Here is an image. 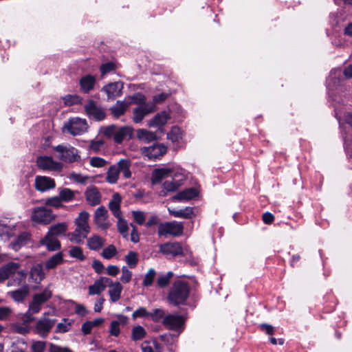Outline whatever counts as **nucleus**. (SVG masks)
I'll return each mask as SVG.
<instances>
[{"label":"nucleus","mask_w":352,"mask_h":352,"mask_svg":"<svg viewBox=\"0 0 352 352\" xmlns=\"http://www.w3.org/2000/svg\"><path fill=\"white\" fill-rule=\"evenodd\" d=\"M185 179L186 177L182 170L173 167L155 169L151 177L153 184H159L163 179H166L163 184V188L166 192L175 191L183 184Z\"/></svg>","instance_id":"nucleus-1"},{"label":"nucleus","mask_w":352,"mask_h":352,"mask_svg":"<svg viewBox=\"0 0 352 352\" xmlns=\"http://www.w3.org/2000/svg\"><path fill=\"white\" fill-rule=\"evenodd\" d=\"M190 294V286L186 281L175 280L170 288L168 300L175 305L184 304Z\"/></svg>","instance_id":"nucleus-2"},{"label":"nucleus","mask_w":352,"mask_h":352,"mask_svg":"<svg viewBox=\"0 0 352 352\" xmlns=\"http://www.w3.org/2000/svg\"><path fill=\"white\" fill-rule=\"evenodd\" d=\"M89 213L85 210L80 212L78 217L75 219L76 228L75 231L69 234L71 241L80 243L82 240L87 238L90 232V227L88 223Z\"/></svg>","instance_id":"nucleus-3"},{"label":"nucleus","mask_w":352,"mask_h":352,"mask_svg":"<svg viewBox=\"0 0 352 352\" xmlns=\"http://www.w3.org/2000/svg\"><path fill=\"white\" fill-rule=\"evenodd\" d=\"M52 150L58 153L56 157L60 161L73 163L80 160L78 151L69 144H58L53 146Z\"/></svg>","instance_id":"nucleus-4"},{"label":"nucleus","mask_w":352,"mask_h":352,"mask_svg":"<svg viewBox=\"0 0 352 352\" xmlns=\"http://www.w3.org/2000/svg\"><path fill=\"white\" fill-rule=\"evenodd\" d=\"M88 124L85 119L78 117L70 118L64 123L63 130L75 136L80 135L87 131Z\"/></svg>","instance_id":"nucleus-5"},{"label":"nucleus","mask_w":352,"mask_h":352,"mask_svg":"<svg viewBox=\"0 0 352 352\" xmlns=\"http://www.w3.org/2000/svg\"><path fill=\"white\" fill-rule=\"evenodd\" d=\"M55 218L56 216L52 210L44 206L33 208L31 216L33 222L43 225L50 224Z\"/></svg>","instance_id":"nucleus-6"},{"label":"nucleus","mask_w":352,"mask_h":352,"mask_svg":"<svg viewBox=\"0 0 352 352\" xmlns=\"http://www.w3.org/2000/svg\"><path fill=\"white\" fill-rule=\"evenodd\" d=\"M36 164L38 168L44 171L60 172L63 164L56 161L51 156L41 155L36 158Z\"/></svg>","instance_id":"nucleus-7"},{"label":"nucleus","mask_w":352,"mask_h":352,"mask_svg":"<svg viewBox=\"0 0 352 352\" xmlns=\"http://www.w3.org/2000/svg\"><path fill=\"white\" fill-rule=\"evenodd\" d=\"M52 296V292L47 289H44L41 293L34 294L32 301L29 305L27 315L37 314L41 309V305L48 300Z\"/></svg>","instance_id":"nucleus-8"},{"label":"nucleus","mask_w":352,"mask_h":352,"mask_svg":"<svg viewBox=\"0 0 352 352\" xmlns=\"http://www.w3.org/2000/svg\"><path fill=\"white\" fill-rule=\"evenodd\" d=\"M183 225L177 221L161 223L158 228V234L160 236L170 234L173 236L181 235L183 232Z\"/></svg>","instance_id":"nucleus-9"},{"label":"nucleus","mask_w":352,"mask_h":352,"mask_svg":"<svg viewBox=\"0 0 352 352\" xmlns=\"http://www.w3.org/2000/svg\"><path fill=\"white\" fill-rule=\"evenodd\" d=\"M167 151V148L162 144H153L141 148L142 154L150 160H156L162 157Z\"/></svg>","instance_id":"nucleus-10"},{"label":"nucleus","mask_w":352,"mask_h":352,"mask_svg":"<svg viewBox=\"0 0 352 352\" xmlns=\"http://www.w3.org/2000/svg\"><path fill=\"white\" fill-rule=\"evenodd\" d=\"M94 221L101 230H106L110 227L111 223L108 219V210L104 206H101L95 210Z\"/></svg>","instance_id":"nucleus-11"},{"label":"nucleus","mask_w":352,"mask_h":352,"mask_svg":"<svg viewBox=\"0 0 352 352\" xmlns=\"http://www.w3.org/2000/svg\"><path fill=\"white\" fill-rule=\"evenodd\" d=\"M84 108L87 115L91 119L100 121L104 119L106 116L104 109L93 100H89V102L85 105Z\"/></svg>","instance_id":"nucleus-12"},{"label":"nucleus","mask_w":352,"mask_h":352,"mask_svg":"<svg viewBox=\"0 0 352 352\" xmlns=\"http://www.w3.org/2000/svg\"><path fill=\"white\" fill-rule=\"evenodd\" d=\"M34 187L36 190L43 192L55 188L56 183L53 178L38 175L35 177Z\"/></svg>","instance_id":"nucleus-13"},{"label":"nucleus","mask_w":352,"mask_h":352,"mask_svg":"<svg viewBox=\"0 0 352 352\" xmlns=\"http://www.w3.org/2000/svg\"><path fill=\"white\" fill-rule=\"evenodd\" d=\"M185 320L183 316L177 314H168L163 319V324L171 330H177L182 328Z\"/></svg>","instance_id":"nucleus-14"},{"label":"nucleus","mask_w":352,"mask_h":352,"mask_svg":"<svg viewBox=\"0 0 352 352\" xmlns=\"http://www.w3.org/2000/svg\"><path fill=\"white\" fill-rule=\"evenodd\" d=\"M155 110V107L151 103H144L133 109V120L135 123H140L144 118Z\"/></svg>","instance_id":"nucleus-15"},{"label":"nucleus","mask_w":352,"mask_h":352,"mask_svg":"<svg viewBox=\"0 0 352 352\" xmlns=\"http://www.w3.org/2000/svg\"><path fill=\"white\" fill-rule=\"evenodd\" d=\"M184 248L178 242L166 243L160 245V252L165 255L176 256L184 254Z\"/></svg>","instance_id":"nucleus-16"},{"label":"nucleus","mask_w":352,"mask_h":352,"mask_svg":"<svg viewBox=\"0 0 352 352\" xmlns=\"http://www.w3.org/2000/svg\"><path fill=\"white\" fill-rule=\"evenodd\" d=\"M56 323V320L45 317L40 319L36 325L37 333L41 336H46Z\"/></svg>","instance_id":"nucleus-17"},{"label":"nucleus","mask_w":352,"mask_h":352,"mask_svg":"<svg viewBox=\"0 0 352 352\" xmlns=\"http://www.w3.org/2000/svg\"><path fill=\"white\" fill-rule=\"evenodd\" d=\"M110 282V278L104 276H101L100 278L96 280L94 283L89 287V295H99L100 294L106 287H107L108 283Z\"/></svg>","instance_id":"nucleus-18"},{"label":"nucleus","mask_w":352,"mask_h":352,"mask_svg":"<svg viewBox=\"0 0 352 352\" xmlns=\"http://www.w3.org/2000/svg\"><path fill=\"white\" fill-rule=\"evenodd\" d=\"M107 287H109L108 294L110 297L111 302L115 303L118 302L121 298V293L123 289L122 285L119 282H113L110 279V282L108 283Z\"/></svg>","instance_id":"nucleus-19"},{"label":"nucleus","mask_w":352,"mask_h":352,"mask_svg":"<svg viewBox=\"0 0 352 352\" xmlns=\"http://www.w3.org/2000/svg\"><path fill=\"white\" fill-rule=\"evenodd\" d=\"M117 320L111 321L109 327V333L110 335L118 337L120 335V326L126 325L129 322V318L127 316L122 315V314H118L116 316Z\"/></svg>","instance_id":"nucleus-20"},{"label":"nucleus","mask_w":352,"mask_h":352,"mask_svg":"<svg viewBox=\"0 0 352 352\" xmlns=\"http://www.w3.org/2000/svg\"><path fill=\"white\" fill-rule=\"evenodd\" d=\"M41 243L47 247L50 251H55L60 248V243L58 240V237L47 232L43 239L41 240Z\"/></svg>","instance_id":"nucleus-21"},{"label":"nucleus","mask_w":352,"mask_h":352,"mask_svg":"<svg viewBox=\"0 0 352 352\" xmlns=\"http://www.w3.org/2000/svg\"><path fill=\"white\" fill-rule=\"evenodd\" d=\"M123 84L121 82H115L105 85L102 90L106 92L108 98H114L121 94Z\"/></svg>","instance_id":"nucleus-22"},{"label":"nucleus","mask_w":352,"mask_h":352,"mask_svg":"<svg viewBox=\"0 0 352 352\" xmlns=\"http://www.w3.org/2000/svg\"><path fill=\"white\" fill-rule=\"evenodd\" d=\"M19 268L17 263L10 262L0 268V282L8 279L10 276L14 274Z\"/></svg>","instance_id":"nucleus-23"},{"label":"nucleus","mask_w":352,"mask_h":352,"mask_svg":"<svg viewBox=\"0 0 352 352\" xmlns=\"http://www.w3.org/2000/svg\"><path fill=\"white\" fill-rule=\"evenodd\" d=\"M170 118V116L169 113L166 111H163L156 114L153 119L149 122L148 125L149 126H155L161 129Z\"/></svg>","instance_id":"nucleus-24"},{"label":"nucleus","mask_w":352,"mask_h":352,"mask_svg":"<svg viewBox=\"0 0 352 352\" xmlns=\"http://www.w3.org/2000/svg\"><path fill=\"white\" fill-rule=\"evenodd\" d=\"M86 199L92 206L98 205L101 201V195L95 187L88 188L85 192Z\"/></svg>","instance_id":"nucleus-25"},{"label":"nucleus","mask_w":352,"mask_h":352,"mask_svg":"<svg viewBox=\"0 0 352 352\" xmlns=\"http://www.w3.org/2000/svg\"><path fill=\"white\" fill-rule=\"evenodd\" d=\"M121 197L118 193H115L113 195L112 199L109 203V208L113 214L114 217L116 218H119L121 216L120 211V204H121Z\"/></svg>","instance_id":"nucleus-26"},{"label":"nucleus","mask_w":352,"mask_h":352,"mask_svg":"<svg viewBox=\"0 0 352 352\" xmlns=\"http://www.w3.org/2000/svg\"><path fill=\"white\" fill-rule=\"evenodd\" d=\"M132 135V129L129 126H117L114 141L121 143L124 140L130 138Z\"/></svg>","instance_id":"nucleus-27"},{"label":"nucleus","mask_w":352,"mask_h":352,"mask_svg":"<svg viewBox=\"0 0 352 352\" xmlns=\"http://www.w3.org/2000/svg\"><path fill=\"white\" fill-rule=\"evenodd\" d=\"M96 82V78L91 75H86L80 80V89L82 91L87 93L94 88Z\"/></svg>","instance_id":"nucleus-28"},{"label":"nucleus","mask_w":352,"mask_h":352,"mask_svg":"<svg viewBox=\"0 0 352 352\" xmlns=\"http://www.w3.org/2000/svg\"><path fill=\"white\" fill-rule=\"evenodd\" d=\"M168 211L169 213L175 217L190 219L194 216L193 209L190 207H186L179 210L168 209Z\"/></svg>","instance_id":"nucleus-29"},{"label":"nucleus","mask_w":352,"mask_h":352,"mask_svg":"<svg viewBox=\"0 0 352 352\" xmlns=\"http://www.w3.org/2000/svg\"><path fill=\"white\" fill-rule=\"evenodd\" d=\"M29 293L28 286L25 285L20 289L12 291L8 293L10 296L16 302H21L28 296Z\"/></svg>","instance_id":"nucleus-30"},{"label":"nucleus","mask_w":352,"mask_h":352,"mask_svg":"<svg viewBox=\"0 0 352 352\" xmlns=\"http://www.w3.org/2000/svg\"><path fill=\"white\" fill-rule=\"evenodd\" d=\"M129 104L125 101L118 100L116 104L110 109V111L115 118H119L124 113Z\"/></svg>","instance_id":"nucleus-31"},{"label":"nucleus","mask_w":352,"mask_h":352,"mask_svg":"<svg viewBox=\"0 0 352 352\" xmlns=\"http://www.w3.org/2000/svg\"><path fill=\"white\" fill-rule=\"evenodd\" d=\"M105 240L98 235H93L87 239V245L90 250H98L104 244Z\"/></svg>","instance_id":"nucleus-32"},{"label":"nucleus","mask_w":352,"mask_h":352,"mask_svg":"<svg viewBox=\"0 0 352 352\" xmlns=\"http://www.w3.org/2000/svg\"><path fill=\"white\" fill-rule=\"evenodd\" d=\"M30 278L36 283H40L45 278V273L43 272V265L41 264H36L32 267Z\"/></svg>","instance_id":"nucleus-33"},{"label":"nucleus","mask_w":352,"mask_h":352,"mask_svg":"<svg viewBox=\"0 0 352 352\" xmlns=\"http://www.w3.org/2000/svg\"><path fill=\"white\" fill-rule=\"evenodd\" d=\"M63 262V254L60 252L56 253L52 256L50 257L45 263L46 270H52L55 268L57 265Z\"/></svg>","instance_id":"nucleus-34"},{"label":"nucleus","mask_w":352,"mask_h":352,"mask_svg":"<svg viewBox=\"0 0 352 352\" xmlns=\"http://www.w3.org/2000/svg\"><path fill=\"white\" fill-rule=\"evenodd\" d=\"M117 164L119 168V173H122L123 177L126 179L131 177V162L129 160L122 159L117 163Z\"/></svg>","instance_id":"nucleus-35"},{"label":"nucleus","mask_w":352,"mask_h":352,"mask_svg":"<svg viewBox=\"0 0 352 352\" xmlns=\"http://www.w3.org/2000/svg\"><path fill=\"white\" fill-rule=\"evenodd\" d=\"M118 164L111 165L107 173L106 180L109 184H116L119 178V171H118Z\"/></svg>","instance_id":"nucleus-36"},{"label":"nucleus","mask_w":352,"mask_h":352,"mask_svg":"<svg viewBox=\"0 0 352 352\" xmlns=\"http://www.w3.org/2000/svg\"><path fill=\"white\" fill-rule=\"evenodd\" d=\"M30 241V234L27 232L21 234L14 242L11 243L13 250L18 251L22 246L26 245Z\"/></svg>","instance_id":"nucleus-37"},{"label":"nucleus","mask_w":352,"mask_h":352,"mask_svg":"<svg viewBox=\"0 0 352 352\" xmlns=\"http://www.w3.org/2000/svg\"><path fill=\"white\" fill-rule=\"evenodd\" d=\"M197 196V191L194 188H186L175 196V199L178 200H189Z\"/></svg>","instance_id":"nucleus-38"},{"label":"nucleus","mask_w":352,"mask_h":352,"mask_svg":"<svg viewBox=\"0 0 352 352\" xmlns=\"http://www.w3.org/2000/svg\"><path fill=\"white\" fill-rule=\"evenodd\" d=\"M137 137L144 142H150L157 138V135L155 133L144 129L138 130Z\"/></svg>","instance_id":"nucleus-39"},{"label":"nucleus","mask_w":352,"mask_h":352,"mask_svg":"<svg viewBox=\"0 0 352 352\" xmlns=\"http://www.w3.org/2000/svg\"><path fill=\"white\" fill-rule=\"evenodd\" d=\"M67 230V226L65 223H57L50 227L49 232L58 237L64 235Z\"/></svg>","instance_id":"nucleus-40"},{"label":"nucleus","mask_w":352,"mask_h":352,"mask_svg":"<svg viewBox=\"0 0 352 352\" xmlns=\"http://www.w3.org/2000/svg\"><path fill=\"white\" fill-rule=\"evenodd\" d=\"M146 334V330L142 326L138 325L132 329L131 338L134 341L143 339Z\"/></svg>","instance_id":"nucleus-41"},{"label":"nucleus","mask_w":352,"mask_h":352,"mask_svg":"<svg viewBox=\"0 0 352 352\" xmlns=\"http://www.w3.org/2000/svg\"><path fill=\"white\" fill-rule=\"evenodd\" d=\"M75 192L72 190L64 188L59 189V197L62 201L68 202L74 198Z\"/></svg>","instance_id":"nucleus-42"},{"label":"nucleus","mask_w":352,"mask_h":352,"mask_svg":"<svg viewBox=\"0 0 352 352\" xmlns=\"http://www.w3.org/2000/svg\"><path fill=\"white\" fill-rule=\"evenodd\" d=\"M167 138L173 142H179L182 138V132L178 126H173L170 131L167 134Z\"/></svg>","instance_id":"nucleus-43"},{"label":"nucleus","mask_w":352,"mask_h":352,"mask_svg":"<svg viewBox=\"0 0 352 352\" xmlns=\"http://www.w3.org/2000/svg\"><path fill=\"white\" fill-rule=\"evenodd\" d=\"M173 276V273L172 272H168L166 274L160 276L157 280V285L161 288L166 287Z\"/></svg>","instance_id":"nucleus-44"},{"label":"nucleus","mask_w":352,"mask_h":352,"mask_svg":"<svg viewBox=\"0 0 352 352\" xmlns=\"http://www.w3.org/2000/svg\"><path fill=\"white\" fill-rule=\"evenodd\" d=\"M69 255L71 257L77 258L80 261H84L85 258L82 250L80 247H72L69 250Z\"/></svg>","instance_id":"nucleus-45"},{"label":"nucleus","mask_w":352,"mask_h":352,"mask_svg":"<svg viewBox=\"0 0 352 352\" xmlns=\"http://www.w3.org/2000/svg\"><path fill=\"white\" fill-rule=\"evenodd\" d=\"M89 164L93 167L102 168L108 164V162L100 157H92L89 160Z\"/></svg>","instance_id":"nucleus-46"},{"label":"nucleus","mask_w":352,"mask_h":352,"mask_svg":"<svg viewBox=\"0 0 352 352\" xmlns=\"http://www.w3.org/2000/svg\"><path fill=\"white\" fill-rule=\"evenodd\" d=\"M117 253L116 247L113 245H109L102 250V256L105 259H110Z\"/></svg>","instance_id":"nucleus-47"},{"label":"nucleus","mask_w":352,"mask_h":352,"mask_svg":"<svg viewBox=\"0 0 352 352\" xmlns=\"http://www.w3.org/2000/svg\"><path fill=\"white\" fill-rule=\"evenodd\" d=\"M81 98L77 95H67L63 98L65 105L72 106L81 102Z\"/></svg>","instance_id":"nucleus-48"},{"label":"nucleus","mask_w":352,"mask_h":352,"mask_svg":"<svg viewBox=\"0 0 352 352\" xmlns=\"http://www.w3.org/2000/svg\"><path fill=\"white\" fill-rule=\"evenodd\" d=\"M46 206L58 208L62 206V200L59 196H54L47 199L45 201Z\"/></svg>","instance_id":"nucleus-49"},{"label":"nucleus","mask_w":352,"mask_h":352,"mask_svg":"<svg viewBox=\"0 0 352 352\" xmlns=\"http://www.w3.org/2000/svg\"><path fill=\"white\" fill-rule=\"evenodd\" d=\"M156 272L154 269L151 268L148 271V272L146 274L144 280H143V285L146 287L151 286L153 282V279L155 276Z\"/></svg>","instance_id":"nucleus-50"},{"label":"nucleus","mask_w":352,"mask_h":352,"mask_svg":"<svg viewBox=\"0 0 352 352\" xmlns=\"http://www.w3.org/2000/svg\"><path fill=\"white\" fill-rule=\"evenodd\" d=\"M117 126L116 125H110L108 126H105L101 129V132L102 134L106 136L107 138H113L116 135Z\"/></svg>","instance_id":"nucleus-51"},{"label":"nucleus","mask_w":352,"mask_h":352,"mask_svg":"<svg viewBox=\"0 0 352 352\" xmlns=\"http://www.w3.org/2000/svg\"><path fill=\"white\" fill-rule=\"evenodd\" d=\"M118 231L122 234L124 237H126L128 232V225L126 221H124L121 216L118 218Z\"/></svg>","instance_id":"nucleus-52"},{"label":"nucleus","mask_w":352,"mask_h":352,"mask_svg":"<svg viewBox=\"0 0 352 352\" xmlns=\"http://www.w3.org/2000/svg\"><path fill=\"white\" fill-rule=\"evenodd\" d=\"M125 260L130 267H135L138 261V255L134 252H129L125 256Z\"/></svg>","instance_id":"nucleus-53"},{"label":"nucleus","mask_w":352,"mask_h":352,"mask_svg":"<svg viewBox=\"0 0 352 352\" xmlns=\"http://www.w3.org/2000/svg\"><path fill=\"white\" fill-rule=\"evenodd\" d=\"M132 216L134 221L139 225H143L146 220V215L142 211H133Z\"/></svg>","instance_id":"nucleus-54"},{"label":"nucleus","mask_w":352,"mask_h":352,"mask_svg":"<svg viewBox=\"0 0 352 352\" xmlns=\"http://www.w3.org/2000/svg\"><path fill=\"white\" fill-rule=\"evenodd\" d=\"M46 348V343L43 341H36L32 344V352H44Z\"/></svg>","instance_id":"nucleus-55"},{"label":"nucleus","mask_w":352,"mask_h":352,"mask_svg":"<svg viewBox=\"0 0 352 352\" xmlns=\"http://www.w3.org/2000/svg\"><path fill=\"white\" fill-rule=\"evenodd\" d=\"M149 316L150 312L147 311L144 307H140L133 313L132 318L135 320L137 318H146Z\"/></svg>","instance_id":"nucleus-56"},{"label":"nucleus","mask_w":352,"mask_h":352,"mask_svg":"<svg viewBox=\"0 0 352 352\" xmlns=\"http://www.w3.org/2000/svg\"><path fill=\"white\" fill-rule=\"evenodd\" d=\"M70 324L67 319H64L63 322L57 324L56 331L57 333H65L69 331Z\"/></svg>","instance_id":"nucleus-57"},{"label":"nucleus","mask_w":352,"mask_h":352,"mask_svg":"<svg viewBox=\"0 0 352 352\" xmlns=\"http://www.w3.org/2000/svg\"><path fill=\"white\" fill-rule=\"evenodd\" d=\"M164 313L161 309H155L153 312H150L149 317L152 318V320L155 322H158L161 319L164 318Z\"/></svg>","instance_id":"nucleus-58"},{"label":"nucleus","mask_w":352,"mask_h":352,"mask_svg":"<svg viewBox=\"0 0 352 352\" xmlns=\"http://www.w3.org/2000/svg\"><path fill=\"white\" fill-rule=\"evenodd\" d=\"M131 276L132 272L129 270L126 267H123L122 268V276L120 277L121 281L127 283L131 280Z\"/></svg>","instance_id":"nucleus-59"},{"label":"nucleus","mask_w":352,"mask_h":352,"mask_svg":"<svg viewBox=\"0 0 352 352\" xmlns=\"http://www.w3.org/2000/svg\"><path fill=\"white\" fill-rule=\"evenodd\" d=\"M115 69H116L115 65L111 62L102 64L100 68L102 76L107 74V73H109L111 71L115 70Z\"/></svg>","instance_id":"nucleus-60"},{"label":"nucleus","mask_w":352,"mask_h":352,"mask_svg":"<svg viewBox=\"0 0 352 352\" xmlns=\"http://www.w3.org/2000/svg\"><path fill=\"white\" fill-rule=\"evenodd\" d=\"M12 310L8 307H0V320H7L9 319Z\"/></svg>","instance_id":"nucleus-61"},{"label":"nucleus","mask_w":352,"mask_h":352,"mask_svg":"<svg viewBox=\"0 0 352 352\" xmlns=\"http://www.w3.org/2000/svg\"><path fill=\"white\" fill-rule=\"evenodd\" d=\"M104 142L101 140H92L89 144V148L91 151L94 152H98L100 150Z\"/></svg>","instance_id":"nucleus-62"},{"label":"nucleus","mask_w":352,"mask_h":352,"mask_svg":"<svg viewBox=\"0 0 352 352\" xmlns=\"http://www.w3.org/2000/svg\"><path fill=\"white\" fill-rule=\"evenodd\" d=\"M91 266L97 274H101L104 268V265L99 260H94Z\"/></svg>","instance_id":"nucleus-63"},{"label":"nucleus","mask_w":352,"mask_h":352,"mask_svg":"<svg viewBox=\"0 0 352 352\" xmlns=\"http://www.w3.org/2000/svg\"><path fill=\"white\" fill-rule=\"evenodd\" d=\"M50 352H72L70 350L65 349V348H61L58 346L51 344L50 348Z\"/></svg>","instance_id":"nucleus-64"}]
</instances>
